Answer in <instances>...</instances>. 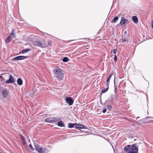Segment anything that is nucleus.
<instances>
[{
	"label": "nucleus",
	"instance_id": "nucleus-15",
	"mask_svg": "<svg viewBox=\"0 0 153 153\" xmlns=\"http://www.w3.org/2000/svg\"><path fill=\"white\" fill-rule=\"evenodd\" d=\"M18 84L19 85H21L22 84V80L20 78H18L17 80Z\"/></svg>",
	"mask_w": 153,
	"mask_h": 153
},
{
	"label": "nucleus",
	"instance_id": "nucleus-7",
	"mask_svg": "<svg viewBox=\"0 0 153 153\" xmlns=\"http://www.w3.org/2000/svg\"><path fill=\"white\" fill-rule=\"evenodd\" d=\"M59 120V119L57 117H53V118H48L46 119L45 120V122H49L51 123H53L55 121H57Z\"/></svg>",
	"mask_w": 153,
	"mask_h": 153
},
{
	"label": "nucleus",
	"instance_id": "nucleus-28",
	"mask_svg": "<svg viewBox=\"0 0 153 153\" xmlns=\"http://www.w3.org/2000/svg\"><path fill=\"white\" fill-rule=\"evenodd\" d=\"M113 75V74H111L109 76V77H108V78H109V79H110L111 78L112 75Z\"/></svg>",
	"mask_w": 153,
	"mask_h": 153
},
{
	"label": "nucleus",
	"instance_id": "nucleus-9",
	"mask_svg": "<svg viewBox=\"0 0 153 153\" xmlns=\"http://www.w3.org/2000/svg\"><path fill=\"white\" fill-rule=\"evenodd\" d=\"M66 103L68 104L69 105H71L73 103V100L71 97H67L65 99Z\"/></svg>",
	"mask_w": 153,
	"mask_h": 153
},
{
	"label": "nucleus",
	"instance_id": "nucleus-8",
	"mask_svg": "<svg viewBox=\"0 0 153 153\" xmlns=\"http://www.w3.org/2000/svg\"><path fill=\"white\" fill-rule=\"evenodd\" d=\"M29 58V56H19L15 57L13 59V60L14 61L15 60H22L25 59L26 58Z\"/></svg>",
	"mask_w": 153,
	"mask_h": 153
},
{
	"label": "nucleus",
	"instance_id": "nucleus-26",
	"mask_svg": "<svg viewBox=\"0 0 153 153\" xmlns=\"http://www.w3.org/2000/svg\"><path fill=\"white\" fill-rule=\"evenodd\" d=\"M21 138L22 139L23 141L24 142H25V138L22 135L21 136Z\"/></svg>",
	"mask_w": 153,
	"mask_h": 153
},
{
	"label": "nucleus",
	"instance_id": "nucleus-3",
	"mask_svg": "<svg viewBox=\"0 0 153 153\" xmlns=\"http://www.w3.org/2000/svg\"><path fill=\"white\" fill-rule=\"evenodd\" d=\"M35 146L36 151L39 153H48L49 152V151L48 149L45 148H42L41 146L37 144L35 145Z\"/></svg>",
	"mask_w": 153,
	"mask_h": 153
},
{
	"label": "nucleus",
	"instance_id": "nucleus-10",
	"mask_svg": "<svg viewBox=\"0 0 153 153\" xmlns=\"http://www.w3.org/2000/svg\"><path fill=\"white\" fill-rule=\"evenodd\" d=\"M128 22V20L125 19L124 17L122 16L121 17V20L120 22V24L121 25H122L124 24L127 23Z\"/></svg>",
	"mask_w": 153,
	"mask_h": 153
},
{
	"label": "nucleus",
	"instance_id": "nucleus-19",
	"mask_svg": "<svg viewBox=\"0 0 153 153\" xmlns=\"http://www.w3.org/2000/svg\"><path fill=\"white\" fill-rule=\"evenodd\" d=\"M0 81L2 83L5 82L4 78L2 76H1L0 77Z\"/></svg>",
	"mask_w": 153,
	"mask_h": 153
},
{
	"label": "nucleus",
	"instance_id": "nucleus-1",
	"mask_svg": "<svg viewBox=\"0 0 153 153\" xmlns=\"http://www.w3.org/2000/svg\"><path fill=\"white\" fill-rule=\"evenodd\" d=\"M124 151L127 153H136L138 152V147L135 144L132 145H128L124 148Z\"/></svg>",
	"mask_w": 153,
	"mask_h": 153
},
{
	"label": "nucleus",
	"instance_id": "nucleus-5",
	"mask_svg": "<svg viewBox=\"0 0 153 153\" xmlns=\"http://www.w3.org/2000/svg\"><path fill=\"white\" fill-rule=\"evenodd\" d=\"M3 74L4 75L6 76L9 77V79L5 81L6 83H12L14 81V79L11 75H9L8 74Z\"/></svg>",
	"mask_w": 153,
	"mask_h": 153
},
{
	"label": "nucleus",
	"instance_id": "nucleus-12",
	"mask_svg": "<svg viewBox=\"0 0 153 153\" xmlns=\"http://www.w3.org/2000/svg\"><path fill=\"white\" fill-rule=\"evenodd\" d=\"M128 36L127 34H126L125 36H124V37H123L122 38V41L123 42H127L128 41Z\"/></svg>",
	"mask_w": 153,
	"mask_h": 153
},
{
	"label": "nucleus",
	"instance_id": "nucleus-25",
	"mask_svg": "<svg viewBox=\"0 0 153 153\" xmlns=\"http://www.w3.org/2000/svg\"><path fill=\"white\" fill-rule=\"evenodd\" d=\"M117 56L116 55H114V62H116L117 61Z\"/></svg>",
	"mask_w": 153,
	"mask_h": 153
},
{
	"label": "nucleus",
	"instance_id": "nucleus-14",
	"mask_svg": "<svg viewBox=\"0 0 153 153\" xmlns=\"http://www.w3.org/2000/svg\"><path fill=\"white\" fill-rule=\"evenodd\" d=\"M132 19L134 22L135 23H137L138 21V19L136 16H133L132 17Z\"/></svg>",
	"mask_w": 153,
	"mask_h": 153
},
{
	"label": "nucleus",
	"instance_id": "nucleus-31",
	"mask_svg": "<svg viewBox=\"0 0 153 153\" xmlns=\"http://www.w3.org/2000/svg\"><path fill=\"white\" fill-rule=\"evenodd\" d=\"M29 147H30V149H32V146L31 144H30L29 145Z\"/></svg>",
	"mask_w": 153,
	"mask_h": 153
},
{
	"label": "nucleus",
	"instance_id": "nucleus-17",
	"mask_svg": "<svg viewBox=\"0 0 153 153\" xmlns=\"http://www.w3.org/2000/svg\"><path fill=\"white\" fill-rule=\"evenodd\" d=\"M58 125L60 127H63L65 126L64 124H63L62 122V121H60L58 122Z\"/></svg>",
	"mask_w": 153,
	"mask_h": 153
},
{
	"label": "nucleus",
	"instance_id": "nucleus-30",
	"mask_svg": "<svg viewBox=\"0 0 153 153\" xmlns=\"http://www.w3.org/2000/svg\"><path fill=\"white\" fill-rule=\"evenodd\" d=\"M106 111V109H103V110L102 112L103 113H105Z\"/></svg>",
	"mask_w": 153,
	"mask_h": 153
},
{
	"label": "nucleus",
	"instance_id": "nucleus-33",
	"mask_svg": "<svg viewBox=\"0 0 153 153\" xmlns=\"http://www.w3.org/2000/svg\"><path fill=\"white\" fill-rule=\"evenodd\" d=\"M124 33L125 34V35L126 34H127L126 33H127V32L126 31H125L124 32Z\"/></svg>",
	"mask_w": 153,
	"mask_h": 153
},
{
	"label": "nucleus",
	"instance_id": "nucleus-6",
	"mask_svg": "<svg viewBox=\"0 0 153 153\" xmlns=\"http://www.w3.org/2000/svg\"><path fill=\"white\" fill-rule=\"evenodd\" d=\"M34 45L39 47H41L42 48H45L47 47L45 43L42 44L41 42L39 41H35L34 42Z\"/></svg>",
	"mask_w": 153,
	"mask_h": 153
},
{
	"label": "nucleus",
	"instance_id": "nucleus-23",
	"mask_svg": "<svg viewBox=\"0 0 153 153\" xmlns=\"http://www.w3.org/2000/svg\"><path fill=\"white\" fill-rule=\"evenodd\" d=\"M110 79H109V78H108L106 81V83L107 84V87H108V86Z\"/></svg>",
	"mask_w": 153,
	"mask_h": 153
},
{
	"label": "nucleus",
	"instance_id": "nucleus-11",
	"mask_svg": "<svg viewBox=\"0 0 153 153\" xmlns=\"http://www.w3.org/2000/svg\"><path fill=\"white\" fill-rule=\"evenodd\" d=\"M75 127L78 129H86V127L82 124H76Z\"/></svg>",
	"mask_w": 153,
	"mask_h": 153
},
{
	"label": "nucleus",
	"instance_id": "nucleus-32",
	"mask_svg": "<svg viewBox=\"0 0 153 153\" xmlns=\"http://www.w3.org/2000/svg\"><path fill=\"white\" fill-rule=\"evenodd\" d=\"M51 42L50 41L48 42V44L49 45H50L51 44Z\"/></svg>",
	"mask_w": 153,
	"mask_h": 153
},
{
	"label": "nucleus",
	"instance_id": "nucleus-18",
	"mask_svg": "<svg viewBox=\"0 0 153 153\" xmlns=\"http://www.w3.org/2000/svg\"><path fill=\"white\" fill-rule=\"evenodd\" d=\"M118 17L117 16L115 17L114 19L112 20L111 22L113 23H115L118 20Z\"/></svg>",
	"mask_w": 153,
	"mask_h": 153
},
{
	"label": "nucleus",
	"instance_id": "nucleus-27",
	"mask_svg": "<svg viewBox=\"0 0 153 153\" xmlns=\"http://www.w3.org/2000/svg\"><path fill=\"white\" fill-rule=\"evenodd\" d=\"M117 51L116 49H114L113 51V53L114 54H115L117 52Z\"/></svg>",
	"mask_w": 153,
	"mask_h": 153
},
{
	"label": "nucleus",
	"instance_id": "nucleus-21",
	"mask_svg": "<svg viewBox=\"0 0 153 153\" xmlns=\"http://www.w3.org/2000/svg\"><path fill=\"white\" fill-rule=\"evenodd\" d=\"M69 61V59L67 57H65L62 59V61L64 62H68Z\"/></svg>",
	"mask_w": 153,
	"mask_h": 153
},
{
	"label": "nucleus",
	"instance_id": "nucleus-16",
	"mask_svg": "<svg viewBox=\"0 0 153 153\" xmlns=\"http://www.w3.org/2000/svg\"><path fill=\"white\" fill-rule=\"evenodd\" d=\"M30 50V49H28V48H27L26 49H25L23 50H22V51L21 53L23 54L29 51Z\"/></svg>",
	"mask_w": 153,
	"mask_h": 153
},
{
	"label": "nucleus",
	"instance_id": "nucleus-22",
	"mask_svg": "<svg viewBox=\"0 0 153 153\" xmlns=\"http://www.w3.org/2000/svg\"><path fill=\"white\" fill-rule=\"evenodd\" d=\"M108 89V87H107V88H104L102 90V93H105L106 92Z\"/></svg>",
	"mask_w": 153,
	"mask_h": 153
},
{
	"label": "nucleus",
	"instance_id": "nucleus-29",
	"mask_svg": "<svg viewBox=\"0 0 153 153\" xmlns=\"http://www.w3.org/2000/svg\"><path fill=\"white\" fill-rule=\"evenodd\" d=\"M151 24H152V28H153V20H152L151 21Z\"/></svg>",
	"mask_w": 153,
	"mask_h": 153
},
{
	"label": "nucleus",
	"instance_id": "nucleus-24",
	"mask_svg": "<svg viewBox=\"0 0 153 153\" xmlns=\"http://www.w3.org/2000/svg\"><path fill=\"white\" fill-rule=\"evenodd\" d=\"M112 107L111 105H108L107 106V108L108 109L110 110L111 109Z\"/></svg>",
	"mask_w": 153,
	"mask_h": 153
},
{
	"label": "nucleus",
	"instance_id": "nucleus-4",
	"mask_svg": "<svg viewBox=\"0 0 153 153\" xmlns=\"http://www.w3.org/2000/svg\"><path fill=\"white\" fill-rule=\"evenodd\" d=\"M15 30L14 29H12L11 33L10 36H8L5 40V42L6 43L9 42L13 38L15 37Z\"/></svg>",
	"mask_w": 153,
	"mask_h": 153
},
{
	"label": "nucleus",
	"instance_id": "nucleus-2",
	"mask_svg": "<svg viewBox=\"0 0 153 153\" xmlns=\"http://www.w3.org/2000/svg\"><path fill=\"white\" fill-rule=\"evenodd\" d=\"M55 76L59 80H62L63 78V73L62 69L59 68H55L53 70Z\"/></svg>",
	"mask_w": 153,
	"mask_h": 153
},
{
	"label": "nucleus",
	"instance_id": "nucleus-20",
	"mask_svg": "<svg viewBox=\"0 0 153 153\" xmlns=\"http://www.w3.org/2000/svg\"><path fill=\"white\" fill-rule=\"evenodd\" d=\"M76 124H71V123H69L68 125V127L70 128H72L74 127V125L75 126Z\"/></svg>",
	"mask_w": 153,
	"mask_h": 153
},
{
	"label": "nucleus",
	"instance_id": "nucleus-13",
	"mask_svg": "<svg viewBox=\"0 0 153 153\" xmlns=\"http://www.w3.org/2000/svg\"><path fill=\"white\" fill-rule=\"evenodd\" d=\"M8 92L7 90H4L2 91V94L4 97H6L8 95Z\"/></svg>",
	"mask_w": 153,
	"mask_h": 153
},
{
	"label": "nucleus",
	"instance_id": "nucleus-34",
	"mask_svg": "<svg viewBox=\"0 0 153 153\" xmlns=\"http://www.w3.org/2000/svg\"><path fill=\"white\" fill-rule=\"evenodd\" d=\"M0 153H1V152H0Z\"/></svg>",
	"mask_w": 153,
	"mask_h": 153
}]
</instances>
